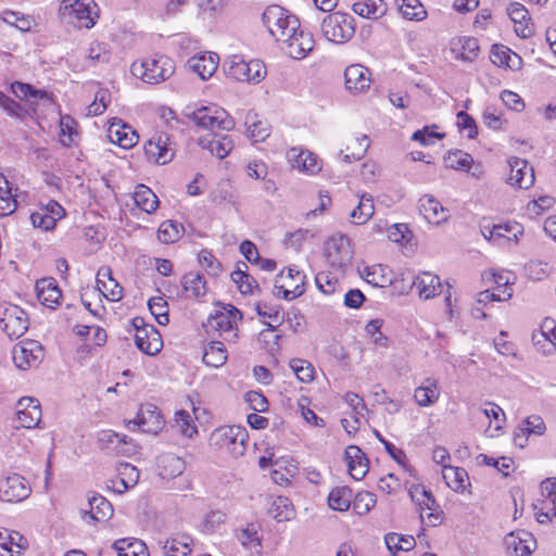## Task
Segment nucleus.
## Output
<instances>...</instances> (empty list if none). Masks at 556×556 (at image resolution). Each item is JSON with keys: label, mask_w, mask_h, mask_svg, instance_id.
Instances as JSON below:
<instances>
[{"label": "nucleus", "mask_w": 556, "mask_h": 556, "mask_svg": "<svg viewBox=\"0 0 556 556\" xmlns=\"http://www.w3.org/2000/svg\"><path fill=\"white\" fill-rule=\"evenodd\" d=\"M188 116L195 125L212 134L199 138V146L208 150L218 159L226 157L235 147V142L228 135L219 131H229L235 127L233 118L222 108L216 105L200 106L187 111Z\"/></svg>", "instance_id": "f257e3e1"}, {"label": "nucleus", "mask_w": 556, "mask_h": 556, "mask_svg": "<svg viewBox=\"0 0 556 556\" xmlns=\"http://www.w3.org/2000/svg\"><path fill=\"white\" fill-rule=\"evenodd\" d=\"M248 439L249 434L244 427L223 426L211 433L210 446L238 458L244 455Z\"/></svg>", "instance_id": "f03ea898"}, {"label": "nucleus", "mask_w": 556, "mask_h": 556, "mask_svg": "<svg viewBox=\"0 0 556 556\" xmlns=\"http://www.w3.org/2000/svg\"><path fill=\"white\" fill-rule=\"evenodd\" d=\"M131 74L148 84H160L175 72L174 61L166 55L144 59L131 64Z\"/></svg>", "instance_id": "7ed1b4c3"}, {"label": "nucleus", "mask_w": 556, "mask_h": 556, "mask_svg": "<svg viewBox=\"0 0 556 556\" xmlns=\"http://www.w3.org/2000/svg\"><path fill=\"white\" fill-rule=\"evenodd\" d=\"M263 22L270 35L281 43L291 39L295 30L300 28L296 16L289 14L281 7H268L263 13Z\"/></svg>", "instance_id": "20e7f679"}, {"label": "nucleus", "mask_w": 556, "mask_h": 556, "mask_svg": "<svg viewBox=\"0 0 556 556\" xmlns=\"http://www.w3.org/2000/svg\"><path fill=\"white\" fill-rule=\"evenodd\" d=\"M325 39L336 45L350 41L355 34L354 17L344 12H332L326 15L320 24Z\"/></svg>", "instance_id": "39448f33"}, {"label": "nucleus", "mask_w": 556, "mask_h": 556, "mask_svg": "<svg viewBox=\"0 0 556 556\" xmlns=\"http://www.w3.org/2000/svg\"><path fill=\"white\" fill-rule=\"evenodd\" d=\"M226 74L238 80L247 83H260L266 75V67L260 60L245 62L239 55L228 58L224 63Z\"/></svg>", "instance_id": "423d86ee"}, {"label": "nucleus", "mask_w": 556, "mask_h": 556, "mask_svg": "<svg viewBox=\"0 0 556 556\" xmlns=\"http://www.w3.org/2000/svg\"><path fill=\"white\" fill-rule=\"evenodd\" d=\"M29 326L27 314L17 305L0 304V327L10 339L23 336Z\"/></svg>", "instance_id": "0eeeda50"}, {"label": "nucleus", "mask_w": 556, "mask_h": 556, "mask_svg": "<svg viewBox=\"0 0 556 556\" xmlns=\"http://www.w3.org/2000/svg\"><path fill=\"white\" fill-rule=\"evenodd\" d=\"M325 256L333 268L344 269L350 266L353 258L350 239L344 235L329 238L325 243Z\"/></svg>", "instance_id": "6e6552de"}, {"label": "nucleus", "mask_w": 556, "mask_h": 556, "mask_svg": "<svg viewBox=\"0 0 556 556\" xmlns=\"http://www.w3.org/2000/svg\"><path fill=\"white\" fill-rule=\"evenodd\" d=\"M131 324L136 330V346L148 355L159 353L163 346L159 331L152 325H147L141 317H135Z\"/></svg>", "instance_id": "1a4fd4ad"}, {"label": "nucleus", "mask_w": 556, "mask_h": 556, "mask_svg": "<svg viewBox=\"0 0 556 556\" xmlns=\"http://www.w3.org/2000/svg\"><path fill=\"white\" fill-rule=\"evenodd\" d=\"M12 359L18 369L35 368L43 359V348L35 340L22 341L13 346Z\"/></svg>", "instance_id": "9d476101"}, {"label": "nucleus", "mask_w": 556, "mask_h": 556, "mask_svg": "<svg viewBox=\"0 0 556 556\" xmlns=\"http://www.w3.org/2000/svg\"><path fill=\"white\" fill-rule=\"evenodd\" d=\"M164 420L157 407L153 404H143L139 407L137 417L127 422L130 431L140 430L144 433L156 434L162 430Z\"/></svg>", "instance_id": "9b49d317"}, {"label": "nucleus", "mask_w": 556, "mask_h": 556, "mask_svg": "<svg viewBox=\"0 0 556 556\" xmlns=\"http://www.w3.org/2000/svg\"><path fill=\"white\" fill-rule=\"evenodd\" d=\"M31 488L24 477L11 473L0 477V500L8 503H20L28 498Z\"/></svg>", "instance_id": "f8f14e48"}, {"label": "nucleus", "mask_w": 556, "mask_h": 556, "mask_svg": "<svg viewBox=\"0 0 556 556\" xmlns=\"http://www.w3.org/2000/svg\"><path fill=\"white\" fill-rule=\"evenodd\" d=\"M278 278L286 279V281L282 285H278V280H276V285L274 287V294L276 296L291 301L304 293L306 276L295 266L288 268L286 277L283 276V271H281Z\"/></svg>", "instance_id": "ddd939ff"}, {"label": "nucleus", "mask_w": 556, "mask_h": 556, "mask_svg": "<svg viewBox=\"0 0 556 556\" xmlns=\"http://www.w3.org/2000/svg\"><path fill=\"white\" fill-rule=\"evenodd\" d=\"M144 153L147 157L160 165L169 163L175 155V149L170 137L165 132L154 134L144 143Z\"/></svg>", "instance_id": "4468645a"}, {"label": "nucleus", "mask_w": 556, "mask_h": 556, "mask_svg": "<svg viewBox=\"0 0 556 556\" xmlns=\"http://www.w3.org/2000/svg\"><path fill=\"white\" fill-rule=\"evenodd\" d=\"M241 318V313L238 308L229 305L228 308H224L223 312H216L211 315L207 319L206 328L208 330H215L224 337L225 340H229L230 337L235 338L237 320Z\"/></svg>", "instance_id": "2eb2a0df"}, {"label": "nucleus", "mask_w": 556, "mask_h": 556, "mask_svg": "<svg viewBox=\"0 0 556 556\" xmlns=\"http://www.w3.org/2000/svg\"><path fill=\"white\" fill-rule=\"evenodd\" d=\"M11 91L20 100L26 101L28 103L29 109L33 112H36L40 104H42L43 106H49L52 104L51 93L43 89H36L34 86L26 83H12Z\"/></svg>", "instance_id": "dca6fc26"}, {"label": "nucleus", "mask_w": 556, "mask_h": 556, "mask_svg": "<svg viewBox=\"0 0 556 556\" xmlns=\"http://www.w3.org/2000/svg\"><path fill=\"white\" fill-rule=\"evenodd\" d=\"M88 507L80 510V517L87 523L106 521L113 515L112 504L98 493L88 496Z\"/></svg>", "instance_id": "f3484780"}, {"label": "nucleus", "mask_w": 556, "mask_h": 556, "mask_svg": "<svg viewBox=\"0 0 556 556\" xmlns=\"http://www.w3.org/2000/svg\"><path fill=\"white\" fill-rule=\"evenodd\" d=\"M510 173L507 182L520 189H528L534 184V170L526 160L511 157L508 161Z\"/></svg>", "instance_id": "a211bd4d"}, {"label": "nucleus", "mask_w": 556, "mask_h": 556, "mask_svg": "<svg viewBox=\"0 0 556 556\" xmlns=\"http://www.w3.org/2000/svg\"><path fill=\"white\" fill-rule=\"evenodd\" d=\"M20 426L26 429L35 428L41 420V408L38 400L33 397H22L17 402L16 410Z\"/></svg>", "instance_id": "6ab92c4d"}, {"label": "nucleus", "mask_w": 556, "mask_h": 556, "mask_svg": "<svg viewBox=\"0 0 556 556\" xmlns=\"http://www.w3.org/2000/svg\"><path fill=\"white\" fill-rule=\"evenodd\" d=\"M109 140L123 149H130L136 146L138 136L136 131L123 121L114 118L108 129Z\"/></svg>", "instance_id": "aec40b11"}, {"label": "nucleus", "mask_w": 556, "mask_h": 556, "mask_svg": "<svg viewBox=\"0 0 556 556\" xmlns=\"http://www.w3.org/2000/svg\"><path fill=\"white\" fill-rule=\"evenodd\" d=\"M507 14L514 23L515 33L521 38L533 35V25L527 8L520 2H511L507 7Z\"/></svg>", "instance_id": "412c9836"}, {"label": "nucleus", "mask_w": 556, "mask_h": 556, "mask_svg": "<svg viewBox=\"0 0 556 556\" xmlns=\"http://www.w3.org/2000/svg\"><path fill=\"white\" fill-rule=\"evenodd\" d=\"M283 50L286 53L296 60L304 59L314 48V38L312 34L303 30H295L290 40L285 43Z\"/></svg>", "instance_id": "4be33fe9"}, {"label": "nucleus", "mask_w": 556, "mask_h": 556, "mask_svg": "<svg viewBox=\"0 0 556 556\" xmlns=\"http://www.w3.org/2000/svg\"><path fill=\"white\" fill-rule=\"evenodd\" d=\"M418 208L429 224L441 225L448 219V211L432 195L421 197Z\"/></svg>", "instance_id": "5701e85b"}, {"label": "nucleus", "mask_w": 556, "mask_h": 556, "mask_svg": "<svg viewBox=\"0 0 556 556\" xmlns=\"http://www.w3.org/2000/svg\"><path fill=\"white\" fill-rule=\"evenodd\" d=\"M344 80L350 92H363L370 86L369 70L361 64H352L344 71Z\"/></svg>", "instance_id": "b1692460"}, {"label": "nucleus", "mask_w": 556, "mask_h": 556, "mask_svg": "<svg viewBox=\"0 0 556 556\" xmlns=\"http://www.w3.org/2000/svg\"><path fill=\"white\" fill-rule=\"evenodd\" d=\"M219 58L214 52H203L191 56L187 65L201 79L210 78L218 67Z\"/></svg>", "instance_id": "393cba45"}, {"label": "nucleus", "mask_w": 556, "mask_h": 556, "mask_svg": "<svg viewBox=\"0 0 556 556\" xmlns=\"http://www.w3.org/2000/svg\"><path fill=\"white\" fill-rule=\"evenodd\" d=\"M344 458L351 477L357 481L362 480L369 469L364 452L356 445H350L345 448Z\"/></svg>", "instance_id": "a878e982"}, {"label": "nucleus", "mask_w": 556, "mask_h": 556, "mask_svg": "<svg viewBox=\"0 0 556 556\" xmlns=\"http://www.w3.org/2000/svg\"><path fill=\"white\" fill-rule=\"evenodd\" d=\"M505 545L513 556H529L535 546V541L531 533L517 531L506 535Z\"/></svg>", "instance_id": "bb28decb"}, {"label": "nucleus", "mask_w": 556, "mask_h": 556, "mask_svg": "<svg viewBox=\"0 0 556 556\" xmlns=\"http://www.w3.org/2000/svg\"><path fill=\"white\" fill-rule=\"evenodd\" d=\"M288 159L292 167L311 175L316 174L321 169L320 161L309 151L292 148L288 152Z\"/></svg>", "instance_id": "cd10ccee"}, {"label": "nucleus", "mask_w": 556, "mask_h": 556, "mask_svg": "<svg viewBox=\"0 0 556 556\" xmlns=\"http://www.w3.org/2000/svg\"><path fill=\"white\" fill-rule=\"evenodd\" d=\"M37 298L40 303L49 308L60 304L62 292L54 278H42L36 282Z\"/></svg>", "instance_id": "c85d7f7f"}, {"label": "nucleus", "mask_w": 556, "mask_h": 556, "mask_svg": "<svg viewBox=\"0 0 556 556\" xmlns=\"http://www.w3.org/2000/svg\"><path fill=\"white\" fill-rule=\"evenodd\" d=\"M440 389L438 380L432 377L424 379L421 384L414 391V400L420 407H429L438 402Z\"/></svg>", "instance_id": "c756f323"}, {"label": "nucleus", "mask_w": 556, "mask_h": 556, "mask_svg": "<svg viewBox=\"0 0 556 556\" xmlns=\"http://www.w3.org/2000/svg\"><path fill=\"white\" fill-rule=\"evenodd\" d=\"M27 546V540L18 532L0 530V556L20 555Z\"/></svg>", "instance_id": "7c9ffc66"}, {"label": "nucleus", "mask_w": 556, "mask_h": 556, "mask_svg": "<svg viewBox=\"0 0 556 556\" xmlns=\"http://www.w3.org/2000/svg\"><path fill=\"white\" fill-rule=\"evenodd\" d=\"M419 296L429 300L441 293L442 283L439 276L425 271L418 275L414 282Z\"/></svg>", "instance_id": "2f4dec72"}, {"label": "nucleus", "mask_w": 556, "mask_h": 556, "mask_svg": "<svg viewBox=\"0 0 556 556\" xmlns=\"http://www.w3.org/2000/svg\"><path fill=\"white\" fill-rule=\"evenodd\" d=\"M159 475L163 479H172L180 476L185 470V462L182 458L173 453H163L156 460Z\"/></svg>", "instance_id": "473e14b6"}, {"label": "nucleus", "mask_w": 556, "mask_h": 556, "mask_svg": "<svg viewBox=\"0 0 556 556\" xmlns=\"http://www.w3.org/2000/svg\"><path fill=\"white\" fill-rule=\"evenodd\" d=\"M118 478L111 480V488L117 492L123 493L126 490L135 486L139 481V470L129 463L119 464Z\"/></svg>", "instance_id": "72a5a7b5"}, {"label": "nucleus", "mask_w": 556, "mask_h": 556, "mask_svg": "<svg viewBox=\"0 0 556 556\" xmlns=\"http://www.w3.org/2000/svg\"><path fill=\"white\" fill-rule=\"evenodd\" d=\"M71 10L80 26L91 28L96 24L98 8L93 0H76L71 4Z\"/></svg>", "instance_id": "f704fd0d"}, {"label": "nucleus", "mask_w": 556, "mask_h": 556, "mask_svg": "<svg viewBox=\"0 0 556 556\" xmlns=\"http://www.w3.org/2000/svg\"><path fill=\"white\" fill-rule=\"evenodd\" d=\"M375 213L374 199L368 193L359 195L358 204L351 211L350 218L355 225L366 224Z\"/></svg>", "instance_id": "c9c22d12"}, {"label": "nucleus", "mask_w": 556, "mask_h": 556, "mask_svg": "<svg viewBox=\"0 0 556 556\" xmlns=\"http://www.w3.org/2000/svg\"><path fill=\"white\" fill-rule=\"evenodd\" d=\"M134 202L141 211L152 214L159 207V198L147 186L138 185L132 194Z\"/></svg>", "instance_id": "e433bc0d"}, {"label": "nucleus", "mask_w": 556, "mask_h": 556, "mask_svg": "<svg viewBox=\"0 0 556 556\" xmlns=\"http://www.w3.org/2000/svg\"><path fill=\"white\" fill-rule=\"evenodd\" d=\"M117 556H149L146 543L138 539H119L113 543Z\"/></svg>", "instance_id": "4c0bfd02"}, {"label": "nucleus", "mask_w": 556, "mask_h": 556, "mask_svg": "<svg viewBox=\"0 0 556 556\" xmlns=\"http://www.w3.org/2000/svg\"><path fill=\"white\" fill-rule=\"evenodd\" d=\"M352 10L362 17L377 20L386 14L387 7L383 0H364L354 3Z\"/></svg>", "instance_id": "58836bf2"}, {"label": "nucleus", "mask_w": 556, "mask_h": 556, "mask_svg": "<svg viewBox=\"0 0 556 556\" xmlns=\"http://www.w3.org/2000/svg\"><path fill=\"white\" fill-rule=\"evenodd\" d=\"M236 538L241 545L252 554L261 553V539L257 533V527L254 523L248 525L245 528L236 531Z\"/></svg>", "instance_id": "ea45409f"}, {"label": "nucleus", "mask_w": 556, "mask_h": 556, "mask_svg": "<svg viewBox=\"0 0 556 556\" xmlns=\"http://www.w3.org/2000/svg\"><path fill=\"white\" fill-rule=\"evenodd\" d=\"M442 476L448 488L456 492L466 489L468 481V473L464 468L444 465L442 468Z\"/></svg>", "instance_id": "a19ab883"}, {"label": "nucleus", "mask_w": 556, "mask_h": 556, "mask_svg": "<svg viewBox=\"0 0 556 556\" xmlns=\"http://www.w3.org/2000/svg\"><path fill=\"white\" fill-rule=\"evenodd\" d=\"M245 125L248 134L254 142H263L270 134L267 123L258 119L255 113L249 112L247 114Z\"/></svg>", "instance_id": "79ce46f5"}, {"label": "nucleus", "mask_w": 556, "mask_h": 556, "mask_svg": "<svg viewBox=\"0 0 556 556\" xmlns=\"http://www.w3.org/2000/svg\"><path fill=\"white\" fill-rule=\"evenodd\" d=\"M17 202L7 177L0 174V216H8L15 212Z\"/></svg>", "instance_id": "37998d69"}, {"label": "nucleus", "mask_w": 556, "mask_h": 556, "mask_svg": "<svg viewBox=\"0 0 556 556\" xmlns=\"http://www.w3.org/2000/svg\"><path fill=\"white\" fill-rule=\"evenodd\" d=\"M227 361V351L224 343L212 341L204 350L203 362L211 367H219Z\"/></svg>", "instance_id": "c03bdc74"}, {"label": "nucleus", "mask_w": 556, "mask_h": 556, "mask_svg": "<svg viewBox=\"0 0 556 556\" xmlns=\"http://www.w3.org/2000/svg\"><path fill=\"white\" fill-rule=\"evenodd\" d=\"M192 539L189 535H180L168 539L163 545L166 556H186L191 552Z\"/></svg>", "instance_id": "a18cd8bd"}, {"label": "nucleus", "mask_w": 556, "mask_h": 556, "mask_svg": "<svg viewBox=\"0 0 556 556\" xmlns=\"http://www.w3.org/2000/svg\"><path fill=\"white\" fill-rule=\"evenodd\" d=\"M352 490L348 486L334 488L328 496V505L331 509L346 511L351 506Z\"/></svg>", "instance_id": "49530a36"}, {"label": "nucleus", "mask_w": 556, "mask_h": 556, "mask_svg": "<svg viewBox=\"0 0 556 556\" xmlns=\"http://www.w3.org/2000/svg\"><path fill=\"white\" fill-rule=\"evenodd\" d=\"M242 267L231 273V280L237 285L242 294H252L254 290H258L257 281L247 273V264L242 263Z\"/></svg>", "instance_id": "de8ad7c7"}, {"label": "nucleus", "mask_w": 556, "mask_h": 556, "mask_svg": "<svg viewBox=\"0 0 556 556\" xmlns=\"http://www.w3.org/2000/svg\"><path fill=\"white\" fill-rule=\"evenodd\" d=\"M181 286L190 298H200L205 294V281L200 274H186L181 279Z\"/></svg>", "instance_id": "09e8293b"}, {"label": "nucleus", "mask_w": 556, "mask_h": 556, "mask_svg": "<svg viewBox=\"0 0 556 556\" xmlns=\"http://www.w3.org/2000/svg\"><path fill=\"white\" fill-rule=\"evenodd\" d=\"M60 143L63 147H71L74 143V137L78 135L77 122L70 115L60 117Z\"/></svg>", "instance_id": "8fccbe9b"}, {"label": "nucleus", "mask_w": 556, "mask_h": 556, "mask_svg": "<svg viewBox=\"0 0 556 556\" xmlns=\"http://www.w3.org/2000/svg\"><path fill=\"white\" fill-rule=\"evenodd\" d=\"M368 147L369 141L366 135H362L359 138H353L346 147V150L351 152L343 154V161L351 163L361 160L366 154Z\"/></svg>", "instance_id": "3c124183"}, {"label": "nucleus", "mask_w": 556, "mask_h": 556, "mask_svg": "<svg viewBox=\"0 0 556 556\" xmlns=\"http://www.w3.org/2000/svg\"><path fill=\"white\" fill-rule=\"evenodd\" d=\"M523 233L522 226L518 223L493 225L490 230V238H505L507 240L518 241V237Z\"/></svg>", "instance_id": "603ef678"}, {"label": "nucleus", "mask_w": 556, "mask_h": 556, "mask_svg": "<svg viewBox=\"0 0 556 556\" xmlns=\"http://www.w3.org/2000/svg\"><path fill=\"white\" fill-rule=\"evenodd\" d=\"M317 288L324 294H333L341 289L339 278L330 271H320L315 277Z\"/></svg>", "instance_id": "864d4df0"}, {"label": "nucleus", "mask_w": 556, "mask_h": 556, "mask_svg": "<svg viewBox=\"0 0 556 556\" xmlns=\"http://www.w3.org/2000/svg\"><path fill=\"white\" fill-rule=\"evenodd\" d=\"M409 495L416 502L420 510H435L437 503L431 492L427 491L424 486L415 485L410 488Z\"/></svg>", "instance_id": "5fc2aeb1"}, {"label": "nucleus", "mask_w": 556, "mask_h": 556, "mask_svg": "<svg viewBox=\"0 0 556 556\" xmlns=\"http://www.w3.org/2000/svg\"><path fill=\"white\" fill-rule=\"evenodd\" d=\"M399 9L402 15L410 21H421L426 17V10L419 0H401Z\"/></svg>", "instance_id": "6e6d98bb"}, {"label": "nucleus", "mask_w": 556, "mask_h": 556, "mask_svg": "<svg viewBox=\"0 0 556 556\" xmlns=\"http://www.w3.org/2000/svg\"><path fill=\"white\" fill-rule=\"evenodd\" d=\"M290 367L301 382L308 383L314 380L315 368L309 362L302 358H293L290 361Z\"/></svg>", "instance_id": "4d7b16f0"}, {"label": "nucleus", "mask_w": 556, "mask_h": 556, "mask_svg": "<svg viewBox=\"0 0 556 556\" xmlns=\"http://www.w3.org/2000/svg\"><path fill=\"white\" fill-rule=\"evenodd\" d=\"M173 427L187 438H192L198 432L191 415L186 410L176 412Z\"/></svg>", "instance_id": "13d9d810"}, {"label": "nucleus", "mask_w": 556, "mask_h": 556, "mask_svg": "<svg viewBox=\"0 0 556 556\" xmlns=\"http://www.w3.org/2000/svg\"><path fill=\"white\" fill-rule=\"evenodd\" d=\"M444 162L447 167L453 169H468L473 160L470 154L456 150L450 151L444 157Z\"/></svg>", "instance_id": "bf43d9fd"}, {"label": "nucleus", "mask_w": 556, "mask_h": 556, "mask_svg": "<svg viewBox=\"0 0 556 556\" xmlns=\"http://www.w3.org/2000/svg\"><path fill=\"white\" fill-rule=\"evenodd\" d=\"M148 306L160 325L165 326L168 324L167 302L162 296L151 298L148 302Z\"/></svg>", "instance_id": "052dcab7"}, {"label": "nucleus", "mask_w": 556, "mask_h": 556, "mask_svg": "<svg viewBox=\"0 0 556 556\" xmlns=\"http://www.w3.org/2000/svg\"><path fill=\"white\" fill-rule=\"evenodd\" d=\"M532 342L535 349L543 355H551L556 351V344L552 337L544 330L534 331Z\"/></svg>", "instance_id": "680f3d73"}, {"label": "nucleus", "mask_w": 556, "mask_h": 556, "mask_svg": "<svg viewBox=\"0 0 556 556\" xmlns=\"http://www.w3.org/2000/svg\"><path fill=\"white\" fill-rule=\"evenodd\" d=\"M157 238L163 243H174L180 238V228L173 220L163 222L157 230Z\"/></svg>", "instance_id": "e2e57ef3"}, {"label": "nucleus", "mask_w": 556, "mask_h": 556, "mask_svg": "<svg viewBox=\"0 0 556 556\" xmlns=\"http://www.w3.org/2000/svg\"><path fill=\"white\" fill-rule=\"evenodd\" d=\"M0 108H2L8 115L20 119H23L29 113L27 109L4 94L2 91H0Z\"/></svg>", "instance_id": "0e129e2a"}, {"label": "nucleus", "mask_w": 556, "mask_h": 556, "mask_svg": "<svg viewBox=\"0 0 556 556\" xmlns=\"http://www.w3.org/2000/svg\"><path fill=\"white\" fill-rule=\"evenodd\" d=\"M87 60L90 65L108 63L110 60V52L106 49V45L98 41L91 42L88 49Z\"/></svg>", "instance_id": "69168bd1"}, {"label": "nucleus", "mask_w": 556, "mask_h": 556, "mask_svg": "<svg viewBox=\"0 0 556 556\" xmlns=\"http://www.w3.org/2000/svg\"><path fill=\"white\" fill-rule=\"evenodd\" d=\"M273 506L275 507L276 514L275 519L278 522L290 520L294 516V509L292 503L288 497L279 496L274 501Z\"/></svg>", "instance_id": "338daca9"}, {"label": "nucleus", "mask_w": 556, "mask_h": 556, "mask_svg": "<svg viewBox=\"0 0 556 556\" xmlns=\"http://www.w3.org/2000/svg\"><path fill=\"white\" fill-rule=\"evenodd\" d=\"M30 220L34 227L43 230H51L56 224V217L50 216L49 213L41 207L30 214Z\"/></svg>", "instance_id": "774afa93"}]
</instances>
